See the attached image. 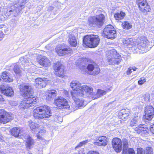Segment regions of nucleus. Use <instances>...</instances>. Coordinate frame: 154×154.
Here are the masks:
<instances>
[{"mask_svg": "<svg viewBox=\"0 0 154 154\" xmlns=\"http://www.w3.org/2000/svg\"><path fill=\"white\" fill-rule=\"evenodd\" d=\"M150 129L151 132L154 134V124L150 126Z\"/></svg>", "mask_w": 154, "mask_h": 154, "instance_id": "3c124183", "label": "nucleus"}, {"mask_svg": "<svg viewBox=\"0 0 154 154\" xmlns=\"http://www.w3.org/2000/svg\"><path fill=\"white\" fill-rule=\"evenodd\" d=\"M145 115L143 118L146 120H150L153 118L154 114V109L151 106H147L145 107Z\"/></svg>", "mask_w": 154, "mask_h": 154, "instance_id": "f8f14e48", "label": "nucleus"}, {"mask_svg": "<svg viewBox=\"0 0 154 154\" xmlns=\"http://www.w3.org/2000/svg\"><path fill=\"white\" fill-rule=\"evenodd\" d=\"M38 63L41 65L45 67H48L51 65L50 61L45 57L41 58L39 60Z\"/></svg>", "mask_w": 154, "mask_h": 154, "instance_id": "b1692460", "label": "nucleus"}, {"mask_svg": "<svg viewBox=\"0 0 154 154\" xmlns=\"http://www.w3.org/2000/svg\"><path fill=\"white\" fill-rule=\"evenodd\" d=\"M142 98V100L143 103L149 101L150 100V94L148 93H146L143 96Z\"/></svg>", "mask_w": 154, "mask_h": 154, "instance_id": "f704fd0d", "label": "nucleus"}, {"mask_svg": "<svg viewBox=\"0 0 154 154\" xmlns=\"http://www.w3.org/2000/svg\"><path fill=\"white\" fill-rule=\"evenodd\" d=\"M128 154H135L134 152L133 149L128 148Z\"/></svg>", "mask_w": 154, "mask_h": 154, "instance_id": "de8ad7c7", "label": "nucleus"}, {"mask_svg": "<svg viewBox=\"0 0 154 154\" xmlns=\"http://www.w3.org/2000/svg\"><path fill=\"white\" fill-rule=\"evenodd\" d=\"M13 70L16 74V77L18 78L22 76L23 74V69L19 66L17 65H15L14 66Z\"/></svg>", "mask_w": 154, "mask_h": 154, "instance_id": "5701e85b", "label": "nucleus"}, {"mask_svg": "<svg viewBox=\"0 0 154 154\" xmlns=\"http://www.w3.org/2000/svg\"><path fill=\"white\" fill-rule=\"evenodd\" d=\"M56 52H57L59 56H63L62 54V49H60L59 48H57L56 49Z\"/></svg>", "mask_w": 154, "mask_h": 154, "instance_id": "49530a36", "label": "nucleus"}, {"mask_svg": "<svg viewBox=\"0 0 154 154\" xmlns=\"http://www.w3.org/2000/svg\"><path fill=\"white\" fill-rule=\"evenodd\" d=\"M1 92L7 96H11L13 95L14 92L11 88L4 85L0 86Z\"/></svg>", "mask_w": 154, "mask_h": 154, "instance_id": "dca6fc26", "label": "nucleus"}, {"mask_svg": "<svg viewBox=\"0 0 154 154\" xmlns=\"http://www.w3.org/2000/svg\"><path fill=\"white\" fill-rule=\"evenodd\" d=\"M138 42H137V43L136 46V47H134L133 48L134 49L135 48H137L139 50H144V49L147 48L149 45V41L146 38L144 37H141L140 39H138Z\"/></svg>", "mask_w": 154, "mask_h": 154, "instance_id": "9b49d317", "label": "nucleus"}, {"mask_svg": "<svg viewBox=\"0 0 154 154\" xmlns=\"http://www.w3.org/2000/svg\"><path fill=\"white\" fill-rule=\"evenodd\" d=\"M19 88L21 94L24 97H28L32 94V89L31 86L25 84L20 85Z\"/></svg>", "mask_w": 154, "mask_h": 154, "instance_id": "1a4fd4ad", "label": "nucleus"}, {"mask_svg": "<svg viewBox=\"0 0 154 154\" xmlns=\"http://www.w3.org/2000/svg\"><path fill=\"white\" fill-rule=\"evenodd\" d=\"M123 148H128V142L126 140H125L123 141Z\"/></svg>", "mask_w": 154, "mask_h": 154, "instance_id": "a18cd8bd", "label": "nucleus"}, {"mask_svg": "<svg viewBox=\"0 0 154 154\" xmlns=\"http://www.w3.org/2000/svg\"><path fill=\"white\" fill-rule=\"evenodd\" d=\"M100 70V69L98 67L96 66L94 67V69H93L90 74L93 75H97L99 73Z\"/></svg>", "mask_w": 154, "mask_h": 154, "instance_id": "72a5a7b5", "label": "nucleus"}, {"mask_svg": "<svg viewBox=\"0 0 154 154\" xmlns=\"http://www.w3.org/2000/svg\"><path fill=\"white\" fill-rule=\"evenodd\" d=\"M69 43L72 46L75 47L77 44V42L75 37L72 35H70L69 39Z\"/></svg>", "mask_w": 154, "mask_h": 154, "instance_id": "c756f323", "label": "nucleus"}, {"mask_svg": "<svg viewBox=\"0 0 154 154\" xmlns=\"http://www.w3.org/2000/svg\"><path fill=\"white\" fill-rule=\"evenodd\" d=\"M11 134L15 137L23 135V131L20 128H14L11 130Z\"/></svg>", "mask_w": 154, "mask_h": 154, "instance_id": "412c9836", "label": "nucleus"}, {"mask_svg": "<svg viewBox=\"0 0 154 154\" xmlns=\"http://www.w3.org/2000/svg\"><path fill=\"white\" fill-rule=\"evenodd\" d=\"M136 68H132L131 67L129 68L127 72V75L130 74L132 72V71H134L136 70Z\"/></svg>", "mask_w": 154, "mask_h": 154, "instance_id": "c03bdc74", "label": "nucleus"}, {"mask_svg": "<svg viewBox=\"0 0 154 154\" xmlns=\"http://www.w3.org/2000/svg\"><path fill=\"white\" fill-rule=\"evenodd\" d=\"M122 42L124 45H132L134 47L136 46L137 43V41H134L131 38H126L122 40Z\"/></svg>", "mask_w": 154, "mask_h": 154, "instance_id": "4be33fe9", "label": "nucleus"}, {"mask_svg": "<svg viewBox=\"0 0 154 154\" xmlns=\"http://www.w3.org/2000/svg\"><path fill=\"white\" fill-rule=\"evenodd\" d=\"M0 80L5 82H12L13 79L11 74L5 71L2 73L0 77Z\"/></svg>", "mask_w": 154, "mask_h": 154, "instance_id": "6ab92c4d", "label": "nucleus"}, {"mask_svg": "<svg viewBox=\"0 0 154 154\" xmlns=\"http://www.w3.org/2000/svg\"><path fill=\"white\" fill-rule=\"evenodd\" d=\"M3 122V121L1 120H0V124L3 123L2 122Z\"/></svg>", "mask_w": 154, "mask_h": 154, "instance_id": "13d9d810", "label": "nucleus"}, {"mask_svg": "<svg viewBox=\"0 0 154 154\" xmlns=\"http://www.w3.org/2000/svg\"><path fill=\"white\" fill-rule=\"evenodd\" d=\"M140 118L139 117H134L130 121V125L131 127L136 126L138 124Z\"/></svg>", "mask_w": 154, "mask_h": 154, "instance_id": "7c9ffc66", "label": "nucleus"}, {"mask_svg": "<svg viewBox=\"0 0 154 154\" xmlns=\"http://www.w3.org/2000/svg\"><path fill=\"white\" fill-rule=\"evenodd\" d=\"M122 26L123 28L129 29L132 27V25L128 22H124L122 23Z\"/></svg>", "mask_w": 154, "mask_h": 154, "instance_id": "c9c22d12", "label": "nucleus"}, {"mask_svg": "<svg viewBox=\"0 0 154 154\" xmlns=\"http://www.w3.org/2000/svg\"><path fill=\"white\" fill-rule=\"evenodd\" d=\"M28 1V0H23L20 3L22 5L24 6L25 4Z\"/></svg>", "mask_w": 154, "mask_h": 154, "instance_id": "864d4df0", "label": "nucleus"}, {"mask_svg": "<svg viewBox=\"0 0 154 154\" xmlns=\"http://www.w3.org/2000/svg\"><path fill=\"white\" fill-rule=\"evenodd\" d=\"M152 149L151 147H147L144 151L145 154H152Z\"/></svg>", "mask_w": 154, "mask_h": 154, "instance_id": "58836bf2", "label": "nucleus"}, {"mask_svg": "<svg viewBox=\"0 0 154 154\" xmlns=\"http://www.w3.org/2000/svg\"><path fill=\"white\" fill-rule=\"evenodd\" d=\"M70 86L72 89L70 92L72 98L77 106L75 108L73 107V109L75 110L78 108L84 106V100L79 99V97H83L84 93L91 94L92 93L93 88L86 85L82 86L81 84L76 81H72L70 83Z\"/></svg>", "mask_w": 154, "mask_h": 154, "instance_id": "f257e3e1", "label": "nucleus"}, {"mask_svg": "<svg viewBox=\"0 0 154 154\" xmlns=\"http://www.w3.org/2000/svg\"><path fill=\"white\" fill-rule=\"evenodd\" d=\"M106 93V91H103L102 90H101L100 89L98 90L97 92V94H96L94 93L93 92V91H92V93H91V94H89L91 95V97L92 99H96L98 97L97 96L98 95L100 96L103 95L105 94Z\"/></svg>", "mask_w": 154, "mask_h": 154, "instance_id": "bb28decb", "label": "nucleus"}, {"mask_svg": "<svg viewBox=\"0 0 154 154\" xmlns=\"http://www.w3.org/2000/svg\"><path fill=\"white\" fill-rule=\"evenodd\" d=\"M7 19V16L4 14L0 15V20L2 21L5 20Z\"/></svg>", "mask_w": 154, "mask_h": 154, "instance_id": "37998d69", "label": "nucleus"}, {"mask_svg": "<svg viewBox=\"0 0 154 154\" xmlns=\"http://www.w3.org/2000/svg\"><path fill=\"white\" fill-rule=\"evenodd\" d=\"M4 37V34L2 31H0V38H2Z\"/></svg>", "mask_w": 154, "mask_h": 154, "instance_id": "6e6d98bb", "label": "nucleus"}, {"mask_svg": "<svg viewBox=\"0 0 154 154\" xmlns=\"http://www.w3.org/2000/svg\"><path fill=\"white\" fill-rule=\"evenodd\" d=\"M24 7V6L22 5L21 3H20V4L18 6V7L16 8L15 10H14V11L12 10H10L9 11V12H11L12 11H13L14 12H17V13H19L20 11Z\"/></svg>", "mask_w": 154, "mask_h": 154, "instance_id": "e433bc0d", "label": "nucleus"}, {"mask_svg": "<svg viewBox=\"0 0 154 154\" xmlns=\"http://www.w3.org/2000/svg\"><path fill=\"white\" fill-rule=\"evenodd\" d=\"M51 114L50 107L46 105L37 107L33 110V116L35 118H49L51 116Z\"/></svg>", "mask_w": 154, "mask_h": 154, "instance_id": "f03ea898", "label": "nucleus"}, {"mask_svg": "<svg viewBox=\"0 0 154 154\" xmlns=\"http://www.w3.org/2000/svg\"><path fill=\"white\" fill-rule=\"evenodd\" d=\"M27 97L24 98L20 103L18 106L19 109H24L32 106H34L38 100L37 98L32 95V94Z\"/></svg>", "mask_w": 154, "mask_h": 154, "instance_id": "39448f33", "label": "nucleus"}, {"mask_svg": "<svg viewBox=\"0 0 154 154\" xmlns=\"http://www.w3.org/2000/svg\"><path fill=\"white\" fill-rule=\"evenodd\" d=\"M88 154H99V153L97 152L94 151H89Z\"/></svg>", "mask_w": 154, "mask_h": 154, "instance_id": "603ef678", "label": "nucleus"}, {"mask_svg": "<svg viewBox=\"0 0 154 154\" xmlns=\"http://www.w3.org/2000/svg\"><path fill=\"white\" fill-rule=\"evenodd\" d=\"M143 149L141 148H138L137 149V154H142Z\"/></svg>", "mask_w": 154, "mask_h": 154, "instance_id": "09e8293b", "label": "nucleus"}, {"mask_svg": "<svg viewBox=\"0 0 154 154\" xmlns=\"http://www.w3.org/2000/svg\"><path fill=\"white\" fill-rule=\"evenodd\" d=\"M88 142V140L82 141L80 142L78 145L76 147V148H77L78 147H80L83 145L87 143Z\"/></svg>", "mask_w": 154, "mask_h": 154, "instance_id": "79ce46f5", "label": "nucleus"}, {"mask_svg": "<svg viewBox=\"0 0 154 154\" xmlns=\"http://www.w3.org/2000/svg\"><path fill=\"white\" fill-rule=\"evenodd\" d=\"M1 40V39H0V40Z\"/></svg>", "mask_w": 154, "mask_h": 154, "instance_id": "052dcab7", "label": "nucleus"}, {"mask_svg": "<svg viewBox=\"0 0 154 154\" xmlns=\"http://www.w3.org/2000/svg\"><path fill=\"white\" fill-rule=\"evenodd\" d=\"M47 81V79L44 78L43 79L38 78L35 80L34 85L36 88H41L45 87Z\"/></svg>", "mask_w": 154, "mask_h": 154, "instance_id": "f3484780", "label": "nucleus"}, {"mask_svg": "<svg viewBox=\"0 0 154 154\" xmlns=\"http://www.w3.org/2000/svg\"><path fill=\"white\" fill-rule=\"evenodd\" d=\"M25 138L26 140V147L27 148L30 149L32 147V146L34 144V140L28 135H25Z\"/></svg>", "mask_w": 154, "mask_h": 154, "instance_id": "393cba45", "label": "nucleus"}, {"mask_svg": "<svg viewBox=\"0 0 154 154\" xmlns=\"http://www.w3.org/2000/svg\"><path fill=\"white\" fill-rule=\"evenodd\" d=\"M125 15V13L122 11L117 13L114 14V17L116 20H120L124 18Z\"/></svg>", "mask_w": 154, "mask_h": 154, "instance_id": "2f4dec72", "label": "nucleus"}, {"mask_svg": "<svg viewBox=\"0 0 154 154\" xmlns=\"http://www.w3.org/2000/svg\"><path fill=\"white\" fill-rule=\"evenodd\" d=\"M95 66L92 64H89L88 66H87V68L85 67H84V69L85 68L86 69H87L88 71L90 72V73H91V72L92 71V70Z\"/></svg>", "mask_w": 154, "mask_h": 154, "instance_id": "ea45409f", "label": "nucleus"}, {"mask_svg": "<svg viewBox=\"0 0 154 154\" xmlns=\"http://www.w3.org/2000/svg\"><path fill=\"white\" fill-rule=\"evenodd\" d=\"M4 101V98L2 97V96L0 95V101Z\"/></svg>", "mask_w": 154, "mask_h": 154, "instance_id": "4d7b16f0", "label": "nucleus"}, {"mask_svg": "<svg viewBox=\"0 0 154 154\" xmlns=\"http://www.w3.org/2000/svg\"><path fill=\"white\" fill-rule=\"evenodd\" d=\"M100 39L97 35H88L85 36L83 40V43L88 47H96L99 43Z\"/></svg>", "mask_w": 154, "mask_h": 154, "instance_id": "20e7f679", "label": "nucleus"}, {"mask_svg": "<svg viewBox=\"0 0 154 154\" xmlns=\"http://www.w3.org/2000/svg\"><path fill=\"white\" fill-rule=\"evenodd\" d=\"M46 132V130L43 128H40L38 133L37 135V138L39 140H43L44 138L42 137V135H43Z\"/></svg>", "mask_w": 154, "mask_h": 154, "instance_id": "473e14b6", "label": "nucleus"}, {"mask_svg": "<svg viewBox=\"0 0 154 154\" xmlns=\"http://www.w3.org/2000/svg\"><path fill=\"white\" fill-rule=\"evenodd\" d=\"M12 119V117L4 109H0V120L3 121V124L9 122Z\"/></svg>", "mask_w": 154, "mask_h": 154, "instance_id": "2eb2a0df", "label": "nucleus"}, {"mask_svg": "<svg viewBox=\"0 0 154 154\" xmlns=\"http://www.w3.org/2000/svg\"><path fill=\"white\" fill-rule=\"evenodd\" d=\"M110 55L108 56V62L109 64H114L119 63L121 60V57L118 54L114 49L109 51Z\"/></svg>", "mask_w": 154, "mask_h": 154, "instance_id": "423d86ee", "label": "nucleus"}, {"mask_svg": "<svg viewBox=\"0 0 154 154\" xmlns=\"http://www.w3.org/2000/svg\"><path fill=\"white\" fill-rule=\"evenodd\" d=\"M64 67L63 65L59 63H56L54 66L55 74L59 77L63 76Z\"/></svg>", "mask_w": 154, "mask_h": 154, "instance_id": "ddd939ff", "label": "nucleus"}, {"mask_svg": "<svg viewBox=\"0 0 154 154\" xmlns=\"http://www.w3.org/2000/svg\"><path fill=\"white\" fill-rule=\"evenodd\" d=\"M130 114V112L128 109H122L119 112V117L122 120L128 118Z\"/></svg>", "mask_w": 154, "mask_h": 154, "instance_id": "aec40b11", "label": "nucleus"}, {"mask_svg": "<svg viewBox=\"0 0 154 154\" xmlns=\"http://www.w3.org/2000/svg\"><path fill=\"white\" fill-rule=\"evenodd\" d=\"M105 21V17L102 14L89 17L88 19V25L91 26L101 27Z\"/></svg>", "mask_w": 154, "mask_h": 154, "instance_id": "7ed1b4c3", "label": "nucleus"}, {"mask_svg": "<svg viewBox=\"0 0 154 154\" xmlns=\"http://www.w3.org/2000/svg\"><path fill=\"white\" fill-rule=\"evenodd\" d=\"M56 94L57 91L55 90H49L46 93L47 99L48 100H51L56 96Z\"/></svg>", "mask_w": 154, "mask_h": 154, "instance_id": "a878e982", "label": "nucleus"}, {"mask_svg": "<svg viewBox=\"0 0 154 154\" xmlns=\"http://www.w3.org/2000/svg\"><path fill=\"white\" fill-rule=\"evenodd\" d=\"M104 37L111 39L115 38L116 36V32L113 26L109 25L106 26L103 30Z\"/></svg>", "mask_w": 154, "mask_h": 154, "instance_id": "6e6552de", "label": "nucleus"}, {"mask_svg": "<svg viewBox=\"0 0 154 154\" xmlns=\"http://www.w3.org/2000/svg\"><path fill=\"white\" fill-rule=\"evenodd\" d=\"M146 79L144 77H142L138 81V83L139 85H142L144 83L146 82Z\"/></svg>", "mask_w": 154, "mask_h": 154, "instance_id": "a19ab883", "label": "nucleus"}, {"mask_svg": "<svg viewBox=\"0 0 154 154\" xmlns=\"http://www.w3.org/2000/svg\"><path fill=\"white\" fill-rule=\"evenodd\" d=\"M0 154H2V152L0 151Z\"/></svg>", "mask_w": 154, "mask_h": 154, "instance_id": "bf43d9fd", "label": "nucleus"}, {"mask_svg": "<svg viewBox=\"0 0 154 154\" xmlns=\"http://www.w3.org/2000/svg\"><path fill=\"white\" fill-rule=\"evenodd\" d=\"M63 55L66 54H69L72 52V51L70 48H64L62 49Z\"/></svg>", "mask_w": 154, "mask_h": 154, "instance_id": "4c0bfd02", "label": "nucleus"}, {"mask_svg": "<svg viewBox=\"0 0 154 154\" xmlns=\"http://www.w3.org/2000/svg\"><path fill=\"white\" fill-rule=\"evenodd\" d=\"M94 143L95 146H105L107 144V138L105 136L99 137L97 139H95Z\"/></svg>", "mask_w": 154, "mask_h": 154, "instance_id": "a211bd4d", "label": "nucleus"}, {"mask_svg": "<svg viewBox=\"0 0 154 154\" xmlns=\"http://www.w3.org/2000/svg\"><path fill=\"white\" fill-rule=\"evenodd\" d=\"M136 3L139 9L144 13L149 12L151 9L146 0H137Z\"/></svg>", "mask_w": 154, "mask_h": 154, "instance_id": "9d476101", "label": "nucleus"}, {"mask_svg": "<svg viewBox=\"0 0 154 154\" xmlns=\"http://www.w3.org/2000/svg\"><path fill=\"white\" fill-rule=\"evenodd\" d=\"M135 129L137 133L143 136L144 135L147 134L148 133L147 131V129L145 128L144 127H137Z\"/></svg>", "mask_w": 154, "mask_h": 154, "instance_id": "cd10ccee", "label": "nucleus"}, {"mask_svg": "<svg viewBox=\"0 0 154 154\" xmlns=\"http://www.w3.org/2000/svg\"><path fill=\"white\" fill-rule=\"evenodd\" d=\"M54 104L59 109H69L70 106L67 100L62 97H60L54 100Z\"/></svg>", "mask_w": 154, "mask_h": 154, "instance_id": "0eeeda50", "label": "nucleus"}, {"mask_svg": "<svg viewBox=\"0 0 154 154\" xmlns=\"http://www.w3.org/2000/svg\"><path fill=\"white\" fill-rule=\"evenodd\" d=\"M78 154H85L83 151V149H81V150L79 151Z\"/></svg>", "mask_w": 154, "mask_h": 154, "instance_id": "5fc2aeb1", "label": "nucleus"}, {"mask_svg": "<svg viewBox=\"0 0 154 154\" xmlns=\"http://www.w3.org/2000/svg\"><path fill=\"white\" fill-rule=\"evenodd\" d=\"M113 148L117 152H120L122 149V142L121 140L118 138H114L112 141Z\"/></svg>", "mask_w": 154, "mask_h": 154, "instance_id": "4468645a", "label": "nucleus"}, {"mask_svg": "<svg viewBox=\"0 0 154 154\" xmlns=\"http://www.w3.org/2000/svg\"><path fill=\"white\" fill-rule=\"evenodd\" d=\"M29 125L32 130L34 132L38 131L39 127V125L38 124L33 122L32 121H29Z\"/></svg>", "mask_w": 154, "mask_h": 154, "instance_id": "c85d7f7f", "label": "nucleus"}, {"mask_svg": "<svg viewBox=\"0 0 154 154\" xmlns=\"http://www.w3.org/2000/svg\"><path fill=\"white\" fill-rule=\"evenodd\" d=\"M128 148H123L122 151V154H128Z\"/></svg>", "mask_w": 154, "mask_h": 154, "instance_id": "8fccbe9b", "label": "nucleus"}]
</instances>
